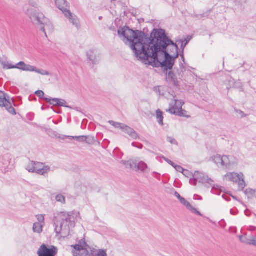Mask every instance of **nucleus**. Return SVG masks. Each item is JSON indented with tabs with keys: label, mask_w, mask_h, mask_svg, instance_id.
Listing matches in <instances>:
<instances>
[{
	"label": "nucleus",
	"mask_w": 256,
	"mask_h": 256,
	"mask_svg": "<svg viewBox=\"0 0 256 256\" xmlns=\"http://www.w3.org/2000/svg\"><path fill=\"white\" fill-rule=\"evenodd\" d=\"M192 36L188 35L187 36L186 38H184V39H180L178 40H176V42H178V44H180V48L182 50H184V48H186V46L188 44V42H190V40L192 38Z\"/></svg>",
	"instance_id": "nucleus-19"
},
{
	"label": "nucleus",
	"mask_w": 256,
	"mask_h": 256,
	"mask_svg": "<svg viewBox=\"0 0 256 256\" xmlns=\"http://www.w3.org/2000/svg\"><path fill=\"white\" fill-rule=\"evenodd\" d=\"M56 6L60 10L62 13H65L66 10H69L68 3L66 0H54Z\"/></svg>",
	"instance_id": "nucleus-16"
},
{
	"label": "nucleus",
	"mask_w": 256,
	"mask_h": 256,
	"mask_svg": "<svg viewBox=\"0 0 256 256\" xmlns=\"http://www.w3.org/2000/svg\"><path fill=\"white\" fill-rule=\"evenodd\" d=\"M27 169L30 172H36L37 170L36 168H35V167H34L32 168H28Z\"/></svg>",
	"instance_id": "nucleus-44"
},
{
	"label": "nucleus",
	"mask_w": 256,
	"mask_h": 256,
	"mask_svg": "<svg viewBox=\"0 0 256 256\" xmlns=\"http://www.w3.org/2000/svg\"><path fill=\"white\" fill-rule=\"evenodd\" d=\"M174 104H170V108L166 111L171 114L175 115L180 117H184L190 118V116L186 114L187 112L182 109V106L184 102L182 100H174Z\"/></svg>",
	"instance_id": "nucleus-5"
},
{
	"label": "nucleus",
	"mask_w": 256,
	"mask_h": 256,
	"mask_svg": "<svg viewBox=\"0 0 256 256\" xmlns=\"http://www.w3.org/2000/svg\"><path fill=\"white\" fill-rule=\"evenodd\" d=\"M58 252V248L54 246L47 248L46 244H42L38 251V256H55Z\"/></svg>",
	"instance_id": "nucleus-6"
},
{
	"label": "nucleus",
	"mask_w": 256,
	"mask_h": 256,
	"mask_svg": "<svg viewBox=\"0 0 256 256\" xmlns=\"http://www.w3.org/2000/svg\"><path fill=\"white\" fill-rule=\"evenodd\" d=\"M32 13L28 14V16L32 22L36 24H42V22L43 18H46L42 14H37L36 11L33 10H32Z\"/></svg>",
	"instance_id": "nucleus-12"
},
{
	"label": "nucleus",
	"mask_w": 256,
	"mask_h": 256,
	"mask_svg": "<svg viewBox=\"0 0 256 256\" xmlns=\"http://www.w3.org/2000/svg\"><path fill=\"white\" fill-rule=\"evenodd\" d=\"M179 55H180V57H184V50H182L180 54Z\"/></svg>",
	"instance_id": "nucleus-45"
},
{
	"label": "nucleus",
	"mask_w": 256,
	"mask_h": 256,
	"mask_svg": "<svg viewBox=\"0 0 256 256\" xmlns=\"http://www.w3.org/2000/svg\"><path fill=\"white\" fill-rule=\"evenodd\" d=\"M210 12H211V10H208V11L204 12L202 14H195L194 17L198 19H201L203 18H208L209 16Z\"/></svg>",
	"instance_id": "nucleus-26"
},
{
	"label": "nucleus",
	"mask_w": 256,
	"mask_h": 256,
	"mask_svg": "<svg viewBox=\"0 0 256 256\" xmlns=\"http://www.w3.org/2000/svg\"><path fill=\"white\" fill-rule=\"evenodd\" d=\"M247 243L249 244H252L256 246V238L252 237L248 240Z\"/></svg>",
	"instance_id": "nucleus-35"
},
{
	"label": "nucleus",
	"mask_w": 256,
	"mask_h": 256,
	"mask_svg": "<svg viewBox=\"0 0 256 256\" xmlns=\"http://www.w3.org/2000/svg\"><path fill=\"white\" fill-rule=\"evenodd\" d=\"M114 154L116 156V158L120 159L122 158V154L120 152V150L116 148L114 150Z\"/></svg>",
	"instance_id": "nucleus-29"
},
{
	"label": "nucleus",
	"mask_w": 256,
	"mask_h": 256,
	"mask_svg": "<svg viewBox=\"0 0 256 256\" xmlns=\"http://www.w3.org/2000/svg\"><path fill=\"white\" fill-rule=\"evenodd\" d=\"M116 0H112L111 2H114V1H116Z\"/></svg>",
	"instance_id": "nucleus-53"
},
{
	"label": "nucleus",
	"mask_w": 256,
	"mask_h": 256,
	"mask_svg": "<svg viewBox=\"0 0 256 256\" xmlns=\"http://www.w3.org/2000/svg\"><path fill=\"white\" fill-rule=\"evenodd\" d=\"M162 158H164V160H169L168 158H165L164 157H162Z\"/></svg>",
	"instance_id": "nucleus-52"
},
{
	"label": "nucleus",
	"mask_w": 256,
	"mask_h": 256,
	"mask_svg": "<svg viewBox=\"0 0 256 256\" xmlns=\"http://www.w3.org/2000/svg\"><path fill=\"white\" fill-rule=\"evenodd\" d=\"M234 110L237 112H239L240 114H241V118H244L246 116V115L242 112V111L241 110H236V109H234Z\"/></svg>",
	"instance_id": "nucleus-41"
},
{
	"label": "nucleus",
	"mask_w": 256,
	"mask_h": 256,
	"mask_svg": "<svg viewBox=\"0 0 256 256\" xmlns=\"http://www.w3.org/2000/svg\"><path fill=\"white\" fill-rule=\"evenodd\" d=\"M132 146L134 147L137 148L139 149H142L143 147V145L142 144L136 142H132Z\"/></svg>",
	"instance_id": "nucleus-34"
},
{
	"label": "nucleus",
	"mask_w": 256,
	"mask_h": 256,
	"mask_svg": "<svg viewBox=\"0 0 256 256\" xmlns=\"http://www.w3.org/2000/svg\"><path fill=\"white\" fill-rule=\"evenodd\" d=\"M156 30H160V28H154L148 36L144 32L134 30L125 26L118 30V34L130 42L131 49L138 60L146 64L149 58H152L154 54H152L154 51L152 46L156 42L154 33Z\"/></svg>",
	"instance_id": "nucleus-1"
},
{
	"label": "nucleus",
	"mask_w": 256,
	"mask_h": 256,
	"mask_svg": "<svg viewBox=\"0 0 256 256\" xmlns=\"http://www.w3.org/2000/svg\"><path fill=\"white\" fill-rule=\"evenodd\" d=\"M166 140L172 144H178L176 140L173 137L168 136L166 138Z\"/></svg>",
	"instance_id": "nucleus-32"
},
{
	"label": "nucleus",
	"mask_w": 256,
	"mask_h": 256,
	"mask_svg": "<svg viewBox=\"0 0 256 256\" xmlns=\"http://www.w3.org/2000/svg\"><path fill=\"white\" fill-rule=\"evenodd\" d=\"M180 68L181 69V71L182 72H184V71H186L185 66L182 62L180 64Z\"/></svg>",
	"instance_id": "nucleus-42"
},
{
	"label": "nucleus",
	"mask_w": 256,
	"mask_h": 256,
	"mask_svg": "<svg viewBox=\"0 0 256 256\" xmlns=\"http://www.w3.org/2000/svg\"><path fill=\"white\" fill-rule=\"evenodd\" d=\"M95 254V256H106V252L103 250H98Z\"/></svg>",
	"instance_id": "nucleus-33"
},
{
	"label": "nucleus",
	"mask_w": 256,
	"mask_h": 256,
	"mask_svg": "<svg viewBox=\"0 0 256 256\" xmlns=\"http://www.w3.org/2000/svg\"><path fill=\"white\" fill-rule=\"evenodd\" d=\"M64 14L66 17L68 18L70 22L78 30L80 28V25L78 17L76 15H74L70 10H66L65 13H64Z\"/></svg>",
	"instance_id": "nucleus-13"
},
{
	"label": "nucleus",
	"mask_w": 256,
	"mask_h": 256,
	"mask_svg": "<svg viewBox=\"0 0 256 256\" xmlns=\"http://www.w3.org/2000/svg\"><path fill=\"white\" fill-rule=\"evenodd\" d=\"M46 100L48 101L50 105L58 106H63L70 108H72L70 106L66 105V102L64 100L58 98H45Z\"/></svg>",
	"instance_id": "nucleus-10"
},
{
	"label": "nucleus",
	"mask_w": 256,
	"mask_h": 256,
	"mask_svg": "<svg viewBox=\"0 0 256 256\" xmlns=\"http://www.w3.org/2000/svg\"><path fill=\"white\" fill-rule=\"evenodd\" d=\"M182 173L188 178L192 176L196 182H198L204 183L205 182L208 181V177L199 172H196L194 174H192L188 170H184Z\"/></svg>",
	"instance_id": "nucleus-7"
},
{
	"label": "nucleus",
	"mask_w": 256,
	"mask_h": 256,
	"mask_svg": "<svg viewBox=\"0 0 256 256\" xmlns=\"http://www.w3.org/2000/svg\"><path fill=\"white\" fill-rule=\"evenodd\" d=\"M30 164L32 166H34V165H36V162L34 161H32Z\"/></svg>",
	"instance_id": "nucleus-48"
},
{
	"label": "nucleus",
	"mask_w": 256,
	"mask_h": 256,
	"mask_svg": "<svg viewBox=\"0 0 256 256\" xmlns=\"http://www.w3.org/2000/svg\"><path fill=\"white\" fill-rule=\"evenodd\" d=\"M42 225L40 223H34L33 226V230L35 232L40 233L42 231Z\"/></svg>",
	"instance_id": "nucleus-23"
},
{
	"label": "nucleus",
	"mask_w": 256,
	"mask_h": 256,
	"mask_svg": "<svg viewBox=\"0 0 256 256\" xmlns=\"http://www.w3.org/2000/svg\"><path fill=\"white\" fill-rule=\"evenodd\" d=\"M74 248L72 254L74 256H91L86 246L80 244L72 246Z\"/></svg>",
	"instance_id": "nucleus-8"
},
{
	"label": "nucleus",
	"mask_w": 256,
	"mask_h": 256,
	"mask_svg": "<svg viewBox=\"0 0 256 256\" xmlns=\"http://www.w3.org/2000/svg\"><path fill=\"white\" fill-rule=\"evenodd\" d=\"M243 174H238L236 173L230 172L227 174L225 177L228 180L233 182H239L240 184L243 185L244 180L243 179Z\"/></svg>",
	"instance_id": "nucleus-11"
},
{
	"label": "nucleus",
	"mask_w": 256,
	"mask_h": 256,
	"mask_svg": "<svg viewBox=\"0 0 256 256\" xmlns=\"http://www.w3.org/2000/svg\"><path fill=\"white\" fill-rule=\"evenodd\" d=\"M86 56L88 60L92 62L93 64H96L98 63L99 59L95 54L94 50H90L86 52Z\"/></svg>",
	"instance_id": "nucleus-18"
},
{
	"label": "nucleus",
	"mask_w": 256,
	"mask_h": 256,
	"mask_svg": "<svg viewBox=\"0 0 256 256\" xmlns=\"http://www.w3.org/2000/svg\"><path fill=\"white\" fill-rule=\"evenodd\" d=\"M156 118L157 119L158 122L159 124L161 126H164L163 112L160 109H158V110H156Z\"/></svg>",
	"instance_id": "nucleus-20"
},
{
	"label": "nucleus",
	"mask_w": 256,
	"mask_h": 256,
	"mask_svg": "<svg viewBox=\"0 0 256 256\" xmlns=\"http://www.w3.org/2000/svg\"><path fill=\"white\" fill-rule=\"evenodd\" d=\"M56 200L58 202L61 203H65L66 200L64 196L62 194H58L56 196Z\"/></svg>",
	"instance_id": "nucleus-31"
},
{
	"label": "nucleus",
	"mask_w": 256,
	"mask_h": 256,
	"mask_svg": "<svg viewBox=\"0 0 256 256\" xmlns=\"http://www.w3.org/2000/svg\"><path fill=\"white\" fill-rule=\"evenodd\" d=\"M138 161H126V162L124 163V164L128 166H130V168L134 170H144L146 166L144 162Z\"/></svg>",
	"instance_id": "nucleus-14"
},
{
	"label": "nucleus",
	"mask_w": 256,
	"mask_h": 256,
	"mask_svg": "<svg viewBox=\"0 0 256 256\" xmlns=\"http://www.w3.org/2000/svg\"><path fill=\"white\" fill-rule=\"evenodd\" d=\"M50 108V106H48L47 107L45 108L44 106H42V108H41V109H42V110H46V108Z\"/></svg>",
	"instance_id": "nucleus-47"
},
{
	"label": "nucleus",
	"mask_w": 256,
	"mask_h": 256,
	"mask_svg": "<svg viewBox=\"0 0 256 256\" xmlns=\"http://www.w3.org/2000/svg\"><path fill=\"white\" fill-rule=\"evenodd\" d=\"M180 202L186 206H190V204L183 198H180Z\"/></svg>",
	"instance_id": "nucleus-38"
},
{
	"label": "nucleus",
	"mask_w": 256,
	"mask_h": 256,
	"mask_svg": "<svg viewBox=\"0 0 256 256\" xmlns=\"http://www.w3.org/2000/svg\"><path fill=\"white\" fill-rule=\"evenodd\" d=\"M65 137H68L67 136H63V137L62 138H60L64 140V138ZM69 138H73V139H75L79 142H86V140L88 138V136H68Z\"/></svg>",
	"instance_id": "nucleus-21"
},
{
	"label": "nucleus",
	"mask_w": 256,
	"mask_h": 256,
	"mask_svg": "<svg viewBox=\"0 0 256 256\" xmlns=\"http://www.w3.org/2000/svg\"><path fill=\"white\" fill-rule=\"evenodd\" d=\"M170 164L178 172H182L184 170L181 166L176 164L173 161H170Z\"/></svg>",
	"instance_id": "nucleus-28"
},
{
	"label": "nucleus",
	"mask_w": 256,
	"mask_h": 256,
	"mask_svg": "<svg viewBox=\"0 0 256 256\" xmlns=\"http://www.w3.org/2000/svg\"><path fill=\"white\" fill-rule=\"evenodd\" d=\"M50 22V21H48V22Z\"/></svg>",
	"instance_id": "nucleus-54"
},
{
	"label": "nucleus",
	"mask_w": 256,
	"mask_h": 256,
	"mask_svg": "<svg viewBox=\"0 0 256 256\" xmlns=\"http://www.w3.org/2000/svg\"><path fill=\"white\" fill-rule=\"evenodd\" d=\"M164 72H166V82L174 87L179 88L180 82L178 80L177 76L172 71V70H170L168 72V71H164Z\"/></svg>",
	"instance_id": "nucleus-9"
},
{
	"label": "nucleus",
	"mask_w": 256,
	"mask_h": 256,
	"mask_svg": "<svg viewBox=\"0 0 256 256\" xmlns=\"http://www.w3.org/2000/svg\"><path fill=\"white\" fill-rule=\"evenodd\" d=\"M9 98L7 94L0 90V106L5 108L8 104H10Z\"/></svg>",
	"instance_id": "nucleus-17"
},
{
	"label": "nucleus",
	"mask_w": 256,
	"mask_h": 256,
	"mask_svg": "<svg viewBox=\"0 0 256 256\" xmlns=\"http://www.w3.org/2000/svg\"><path fill=\"white\" fill-rule=\"evenodd\" d=\"M52 109L56 114H60L62 112V110L60 108H54L53 107L51 108Z\"/></svg>",
	"instance_id": "nucleus-43"
},
{
	"label": "nucleus",
	"mask_w": 256,
	"mask_h": 256,
	"mask_svg": "<svg viewBox=\"0 0 256 256\" xmlns=\"http://www.w3.org/2000/svg\"><path fill=\"white\" fill-rule=\"evenodd\" d=\"M88 138L86 142L88 144H91L94 141V137L91 136H87Z\"/></svg>",
	"instance_id": "nucleus-40"
},
{
	"label": "nucleus",
	"mask_w": 256,
	"mask_h": 256,
	"mask_svg": "<svg viewBox=\"0 0 256 256\" xmlns=\"http://www.w3.org/2000/svg\"><path fill=\"white\" fill-rule=\"evenodd\" d=\"M154 36L156 42L152 46L154 51L152 54H158V52H162L166 55V60L168 56L171 57V54L169 53L168 48L170 46H174L176 52H178L179 48L177 44L178 42H174L168 36V34L164 29L160 28V30H154Z\"/></svg>",
	"instance_id": "nucleus-2"
},
{
	"label": "nucleus",
	"mask_w": 256,
	"mask_h": 256,
	"mask_svg": "<svg viewBox=\"0 0 256 256\" xmlns=\"http://www.w3.org/2000/svg\"><path fill=\"white\" fill-rule=\"evenodd\" d=\"M35 94L40 98H44L46 100L44 97V93L42 90H38L35 92Z\"/></svg>",
	"instance_id": "nucleus-30"
},
{
	"label": "nucleus",
	"mask_w": 256,
	"mask_h": 256,
	"mask_svg": "<svg viewBox=\"0 0 256 256\" xmlns=\"http://www.w3.org/2000/svg\"><path fill=\"white\" fill-rule=\"evenodd\" d=\"M182 58V61H183L184 62H185V58H184V57H182V58Z\"/></svg>",
	"instance_id": "nucleus-50"
},
{
	"label": "nucleus",
	"mask_w": 256,
	"mask_h": 256,
	"mask_svg": "<svg viewBox=\"0 0 256 256\" xmlns=\"http://www.w3.org/2000/svg\"><path fill=\"white\" fill-rule=\"evenodd\" d=\"M179 56V52H176L174 56L171 55V57L168 56L166 60V55L162 52L154 54L151 60L148 62V64L155 68H161L164 71L172 70L175 63V60Z\"/></svg>",
	"instance_id": "nucleus-3"
},
{
	"label": "nucleus",
	"mask_w": 256,
	"mask_h": 256,
	"mask_svg": "<svg viewBox=\"0 0 256 256\" xmlns=\"http://www.w3.org/2000/svg\"><path fill=\"white\" fill-rule=\"evenodd\" d=\"M48 20V19L46 18H43L42 23L43 24H40V25H41V28H40V30L42 31L45 34L46 36L47 37L46 33V32L45 29V26H48L47 22Z\"/></svg>",
	"instance_id": "nucleus-24"
},
{
	"label": "nucleus",
	"mask_w": 256,
	"mask_h": 256,
	"mask_svg": "<svg viewBox=\"0 0 256 256\" xmlns=\"http://www.w3.org/2000/svg\"><path fill=\"white\" fill-rule=\"evenodd\" d=\"M108 122L112 126H114L116 128H120L122 130V128L123 127V126H124L125 125V124L120 123V122H115L112 121V120H110Z\"/></svg>",
	"instance_id": "nucleus-27"
},
{
	"label": "nucleus",
	"mask_w": 256,
	"mask_h": 256,
	"mask_svg": "<svg viewBox=\"0 0 256 256\" xmlns=\"http://www.w3.org/2000/svg\"><path fill=\"white\" fill-rule=\"evenodd\" d=\"M26 118L29 120L32 121L34 118V114L33 113H28L26 115Z\"/></svg>",
	"instance_id": "nucleus-39"
},
{
	"label": "nucleus",
	"mask_w": 256,
	"mask_h": 256,
	"mask_svg": "<svg viewBox=\"0 0 256 256\" xmlns=\"http://www.w3.org/2000/svg\"><path fill=\"white\" fill-rule=\"evenodd\" d=\"M0 64L4 68L8 70L16 68L24 72H34L40 74L42 76H49L50 74L48 71L38 68L30 64H26L23 61H20L16 64H12L8 62L6 63V62L0 60Z\"/></svg>",
	"instance_id": "nucleus-4"
},
{
	"label": "nucleus",
	"mask_w": 256,
	"mask_h": 256,
	"mask_svg": "<svg viewBox=\"0 0 256 256\" xmlns=\"http://www.w3.org/2000/svg\"><path fill=\"white\" fill-rule=\"evenodd\" d=\"M122 130L127 134L133 140L140 138L139 134L132 128L126 124L122 128Z\"/></svg>",
	"instance_id": "nucleus-15"
},
{
	"label": "nucleus",
	"mask_w": 256,
	"mask_h": 256,
	"mask_svg": "<svg viewBox=\"0 0 256 256\" xmlns=\"http://www.w3.org/2000/svg\"><path fill=\"white\" fill-rule=\"evenodd\" d=\"M175 194L179 200H180V198H182V197H181L177 192H176Z\"/></svg>",
	"instance_id": "nucleus-46"
},
{
	"label": "nucleus",
	"mask_w": 256,
	"mask_h": 256,
	"mask_svg": "<svg viewBox=\"0 0 256 256\" xmlns=\"http://www.w3.org/2000/svg\"><path fill=\"white\" fill-rule=\"evenodd\" d=\"M37 219L38 220L39 222H40L42 224L44 223V216L42 214H39L36 216Z\"/></svg>",
	"instance_id": "nucleus-36"
},
{
	"label": "nucleus",
	"mask_w": 256,
	"mask_h": 256,
	"mask_svg": "<svg viewBox=\"0 0 256 256\" xmlns=\"http://www.w3.org/2000/svg\"><path fill=\"white\" fill-rule=\"evenodd\" d=\"M224 158H226V159L230 160V158L228 156H226V155L221 156L220 154H216V155L212 156L210 158V160H224Z\"/></svg>",
	"instance_id": "nucleus-22"
},
{
	"label": "nucleus",
	"mask_w": 256,
	"mask_h": 256,
	"mask_svg": "<svg viewBox=\"0 0 256 256\" xmlns=\"http://www.w3.org/2000/svg\"><path fill=\"white\" fill-rule=\"evenodd\" d=\"M98 19L100 20H102V16H99Z\"/></svg>",
	"instance_id": "nucleus-51"
},
{
	"label": "nucleus",
	"mask_w": 256,
	"mask_h": 256,
	"mask_svg": "<svg viewBox=\"0 0 256 256\" xmlns=\"http://www.w3.org/2000/svg\"><path fill=\"white\" fill-rule=\"evenodd\" d=\"M234 86L237 88L242 89L241 90H242V86L240 82H235L234 84Z\"/></svg>",
	"instance_id": "nucleus-37"
},
{
	"label": "nucleus",
	"mask_w": 256,
	"mask_h": 256,
	"mask_svg": "<svg viewBox=\"0 0 256 256\" xmlns=\"http://www.w3.org/2000/svg\"><path fill=\"white\" fill-rule=\"evenodd\" d=\"M104 142H106L107 143H109L110 142L109 140H106V139H104Z\"/></svg>",
	"instance_id": "nucleus-49"
},
{
	"label": "nucleus",
	"mask_w": 256,
	"mask_h": 256,
	"mask_svg": "<svg viewBox=\"0 0 256 256\" xmlns=\"http://www.w3.org/2000/svg\"><path fill=\"white\" fill-rule=\"evenodd\" d=\"M6 109L12 114L16 115V112L14 108L12 106L11 102L10 104H8L5 107Z\"/></svg>",
	"instance_id": "nucleus-25"
}]
</instances>
